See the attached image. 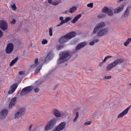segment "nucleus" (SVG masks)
I'll return each instance as SVG.
<instances>
[{
    "instance_id": "4468645a",
    "label": "nucleus",
    "mask_w": 131,
    "mask_h": 131,
    "mask_svg": "<svg viewBox=\"0 0 131 131\" xmlns=\"http://www.w3.org/2000/svg\"><path fill=\"white\" fill-rule=\"evenodd\" d=\"M17 88H18V84L17 83H14L13 85L11 86V88L10 89V90L9 91L8 94V95H11L13 94L17 90Z\"/></svg>"
},
{
    "instance_id": "2eb2a0df",
    "label": "nucleus",
    "mask_w": 131,
    "mask_h": 131,
    "mask_svg": "<svg viewBox=\"0 0 131 131\" xmlns=\"http://www.w3.org/2000/svg\"><path fill=\"white\" fill-rule=\"evenodd\" d=\"M108 33V29H104L97 33V35L100 37L104 36Z\"/></svg>"
},
{
    "instance_id": "473e14b6",
    "label": "nucleus",
    "mask_w": 131,
    "mask_h": 131,
    "mask_svg": "<svg viewBox=\"0 0 131 131\" xmlns=\"http://www.w3.org/2000/svg\"><path fill=\"white\" fill-rule=\"evenodd\" d=\"M49 35L50 36H53V28H49Z\"/></svg>"
},
{
    "instance_id": "423d86ee",
    "label": "nucleus",
    "mask_w": 131,
    "mask_h": 131,
    "mask_svg": "<svg viewBox=\"0 0 131 131\" xmlns=\"http://www.w3.org/2000/svg\"><path fill=\"white\" fill-rule=\"evenodd\" d=\"M33 90V86H29L26 87L22 89L20 95V96H25V95H27V94H29V93H31Z\"/></svg>"
},
{
    "instance_id": "de8ad7c7",
    "label": "nucleus",
    "mask_w": 131,
    "mask_h": 131,
    "mask_svg": "<svg viewBox=\"0 0 131 131\" xmlns=\"http://www.w3.org/2000/svg\"><path fill=\"white\" fill-rule=\"evenodd\" d=\"M79 110H80V107H77L74 110L75 112H77V111H79Z\"/></svg>"
},
{
    "instance_id": "052dcab7",
    "label": "nucleus",
    "mask_w": 131,
    "mask_h": 131,
    "mask_svg": "<svg viewBox=\"0 0 131 131\" xmlns=\"http://www.w3.org/2000/svg\"><path fill=\"white\" fill-rule=\"evenodd\" d=\"M130 85H131V83H130Z\"/></svg>"
},
{
    "instance_id": "6ab92c4d",
    "label": "nucleus",
    "mask_w": 131,
    "mask_h": 131,
    "mask_svg": "<svg viewBox=\"0 0 131 131\" xmlns=\"http://www.w3.org/2000/svg\"><path fill=\"white\" fill-rule=\"evenodd\" d=\"M52 113L53 115L55 116V117H61V113H60V112H59V111L57 109H54L52 111Z\"/></svg>"
},
{
    "instance_id": "dca6fc26",
    "label": "nucleus",
    "mask_w": 131,
    "mask_h": 131,
    "mask_svg": "<svg viewBox=\"0 0 131 131\" xmlns=\"http://www.w3.org/2000/svg\"><path fill=\"white\" fill-rule=\"evenodd\" d=\"M17 103V97H15L11 99L9 104V108H13Z\"/></svg>"
},
{
    "instance_id": "bb28decb",
    "label": "nucleus",
    "mask_w": 131,
    "mask_h": 131,
    "mask_svg": "<svg viewBox=\"0 0 131 131\" xmlns=\"http://www.w3.org/2000/svg\"><path fill=\"white\" fill-rule=\"evenodd\" d=\"M79 116V113L78 112H76V116L74 119L73 120V122H76V121L77 120L78 117Z\"/></svg>"
},
{
    "instance_id": "603ef678",
    "label": "nucleus",
    "mask_w": 131,
    "mask_h": 131,
    "mask_svg": "<svg viewBox=\"0 0 131 131\" xmlns=\"http://www.w3.org/2000/svg\"><path fill=\"white\" fill-rule=\"evenodd\" d=\"M107 57H105L102 61L104 63H105V62H106L107 61Z\"/></svg>"
},
{
    "instance_id": "cd10ccee",
    "label": "nucleus",
    "mask_w": 131,
    "mask_h": 131,
    "mask_svg": "<svg viewBox=\"0 0 131 131\" xmlns=\"http://www.w3.org/2000/svg\"><path fill=\"white\" fill-rule=\"evenodd\" d=\"M131 42V38H128L127 40L124 42V45L125 47H127L129 43H130Z\"/></svg>"
},
{
    "instance_id": "72a5a7b5",
    "label": "nucleus",
    "mask_w": 131,
    "mask_h": 131,
    "mask_svg": "<svg viewBox=\"0 0 131 131\" xmlns=\"http://www.w3.org/2000/svg\"><path fill=\"white\" fill-rule=\"evenodd\" d=\"M87 7H88V8H93L94 7V3H91L88 4L87 5Z\"/></svg>"
},
{
    "instance_id": "c03bdc74",
    "label": "nucleus",
    "mask_w": 131,
    "mask_h": 131,
    "mask_svg": "<svg viewBox=\"0 0 131 131\" xmlns=\"http://www.w3.org/2000/svg\"><path fill=\"white\" fill-rule=\"evenodd\" d=\"M11 24H16V19L13 18L12 20L11 21Z\"/></svg>"
},
{
    "instance_id": "ea45409f",
    "label": "nucleus",
    "mask_w": 131,
    "mask_h": 131,
    "mask_svg": "<svg viewBox=\"0 0 131 131\" xmlns=\"http://www.w3.org/2000/svg\"><path fill=\"white\" fill-rule=\"evenodd\" d=\"M92 124V122L91 121H87L84 123L85 125H90Z\"/></svg>"
},
{
    "instance_id": "39448f33",
    "label": "nucleus",
    "mask_w": 131,
    "mask_h": 131,
    "mask_svg": "<svg viewBox=\"0 0 131 131\" xmlns=\"http://www.w3.org/2000/svg\"><path fill=\"white\" fill-rule=\"evenodd\" d=\"M56 123H57V120L56 119H51L45 127V130H50L52 129V128H54V126L56 125Z\"/></svg>"
},
{
    "instance_id": "13d9d810",
    "label": "nucleus",
    "mask_w": 131,
    "mask_h": 131,
    "mask_svg": "<svg viewBox=\"0 0 131 131\" xmlns=\"http://www.w3.org/2000/svg\"><path fill=\"white\" fill-rule=\"evenodd\" d=\"M103 63H104V62H103V61H102V62L99 63V66H100V67H102V65H103Z\"/></svg>"
},
{
    "instance_id": "4d7b16f0",
    "label": "nucleus",
    "mask_w": 131,
    "mask_h": 131,
    "mask_svg": "<svg viewBox=\"0 0 131 131\" xmlns=\"http://www.w3.org/2000/svg\"><path fill=\"white\" fill-rule=\"evenodd\" d=\"M68 13H70V10H67L66 11L65 13L64 14H68Z\"/></svg>"
},
{
    "instance_id": "a878e982",
    "label": "nucleus",
    "mask_w": 131,
    "mask_h": 131,
    "mask_svg": "<svg viewBox=\"0 0 131 131\" xmlns=\"http://www.w3.org/2000/svg\"><path fill=\"white\" fill-rule=\"evenodd\" d=\"M127 114L124 111H123L122 113H120L118 116V118H121V117H123L124 115Z\"/></svg>"
},
{
    "instance_id": "9d476101",
    "label": "nucleus",
    "mask_w": 131,
    "mask_h": 131,
    "mask_svg": "<svg viewBox=\"0 0 131 131\" xmlns=\"http://www.w3.org/2000/svg\"><path fill=\"white\" fill-rule=\"evenodd\" d=\"M6 54H11L14 51V44L9 43L7 45L5 49Z\"/></svg>"
},
{
    "instance_id": "a211bd4d",
    "label": "nucleus",
    "mask_w": 131,
    "mask_h": 131,
    "mask_svg": "<svg viewBox=\"0 0 131 131\" xmlns=\"http://www.w3.org/2000/svg\"><path fill=\"white\" fill-rule=\"evenodd\" d=\"M124 8V5L122 4L120 6L116 8L114 10L115 14H118V13H120L123 10Z\"/></svg>"
},
{
    "instance_id": "412c9836",
    "label": "nucleus",
    "mask_w": 131,
    "mask_h": 131,
    "mask_svg": "<svg viewBox=\"0 0 131 131\" xmlns=\"http://www.w3.org/2000/svg\"><path fill=\"white\" fill-rule=\"evenodd\" d=\"M129 9H130V7H127L122 17L124 16L125 18H126L128 16H129Z\"/></svg>"
},
{
    "instance_id": "09e8293b",
    "label": "nucleus",
    "mask_w": 131,
    "mask_h": 131,
    "mask_svg": "<svg viewBox=\"0 0 131 131\" xmlns=\"http://www.w3.org/2000/svg\"><path fill=\"white\" fill-rule=\"evenodd\" d=\"M52 1L53 0H48V3L50 4V5H52L53 2Z\"/></svg>"
},
{
    "instance_id": "6e6552de",
    "label": "nucleus",
    "mask_w": 131,
    "mask_h": 131,
    "mask_svg": "<svg viewBox=\"0 0 131 131\" xmlns=\"http://www.w3.org/2000/svg\"><path fill=\"white\" fill-rule=\"evenodd\" d=\"M102 13H104L106 15L107 14L108 16L112 17L114 15V13L113 12V10L112 9L108 8L107 6H105L102 9Z\"/></svg>"
},
{
    "instance_id": "c85d7f7f",
    "label": "nucleus",
    "mask_w": 131,
    "mask_h": 131,
    "mask_svg": "<svg viewBox=\"0 0 131 131\" xmlns=\"http://www.w3.org/2000/svg\"><path fill=\"white\" fill-rule=\"evenodd\" d=\"M107 14H101L98 15V18L99 19H103V18H105L106 17Z\"/></svg>"
},
{
    "instance_id": "20e7f679",
    "label": "nucleus",
    "mask_w": 131,
    "mask_h": 131,
    "mask_svg": "<svg viewBox=\"0 0 131 131\" xmlns=\"http://www.w3.org/2000/svg\"><path fill=\"white\" fill-rule=\"evenodd\" d=\"M26 108L25 107H21L18 111L14 114V119H22V116L25 115Z\"/></svg>"
},
{
    "instance_id": "f257e3e1",
    "label": "nucleus",
    "mask_w": 131,
    "mask_h": 131,
    "mask_svg": "<svg viewBox=\"0 0 131 131\" xmlns=\"http://www.w3.org/2000/svg\"><path fill=\"white\" fill-rule=\"evenodd\" d=\"M76 36V32L75 31H72L67 33L64 36H62L58 39V42L60 44L66 43L68 41H69L71 38L75 37Z\"/></svg>"
},
{
    "instance_id": "ddd939ff",
    "label": "nucleus",
    "mask_w": 131,
    "mask_h": 131,
    "mask_svg": "<svg viewBox=\"0 0 131 131\" xmlns=\"http://www.w3.org/2000/svg\"><path fill=\"white\" fill-rule=\"evenodd\" d=\"M9 113V112L8 111V110H3L0 112V120H2V119H5L6 117H7V116L8 115Z\"/></svg>"
},
{
    "instance_id": "e433bc0d",
    "label": "nucleus",
    "mask_w": 131,
    "mask_h": 131,
    "mask_svg": "<svg viewBox=\"0 0 131 131\" xmlns=\"http://www.w3.org/2000/svg\"><path fill=\"white\" fill-rule=\"evenodd\" d=\"M48 43V40L43 39L42 41V45H47Z\"/></svg>"
},
{
    "instance_id": "1a4fd4ad",
    "label": "nucleus",
    "mask_w": 131,
    "mask_h": 131,
    "mask_svg": "<svg viewBox=\"0 0 131 131\" xmlns=\"http://www.w3.org/2000/svg\"><path fill=\"white\" fill-rule=\"evenodd\" d=\"M54 57H55L54 51H50L45 58V62L48 63V62H50Z\"/></svg>"
},
{
    "instance_id": "58836bf2",
    "label": "nucleus",
    "mask_w": 131,
    "mask_h": 131,
    "mask_svg": "<svg viewBox=\"0 0 131 131\" xmlns=\"http://www.w3.org/2000/svg\"><path fill=\"white\" fill-rule=\"evenodd\" d=\"M52 5H53V6H58L59 5V2L58 1L52 2Z\"/></svg>"
},
{
    "instance_id": "f3484780",
    "label": "nucleus",
    "mask_w": 131,
    "mask_h": 131,
    "mask_svg": "<svg viewBox=\"0 0 131 131\" xmlns=\"http://www.w3.org/2000/svg\"><path fill=\"white\" fill-rule=\"evenodd\" d=\"M86 46V42H82L79 43L76 47V51H79L80 49L84 48Z\"/></svg>"
},
{
    "instance_id": "5fc2aeb1",
    "label": "nucleus",
    "mask_w": 131,
    "mask_h": 131,
    "mask_svg": "<svg viewBox=\"0 0 131 131\" xmlns=\"http://www.w3.org/2000/svg\"><path fill=\"white\" fill-rule=\"evenodd\" d=\"M99 39H94L93 40V41H94V43L95 42H98V41H99Z\"/></svg>"
},
{
    "instance_id": "393cba45",
    "label": "nucleus",
    "mask_w": 131,
    "mask_h": 131,
    "mask_svg": "<svg viewBox=\"0 0 131 131\" xmlns=\"http://www.w3.org/2000/svg\"><path fill=\"white\" fill-rule=\"evenodd\" d=\"M18 60H19L18 57H16L14 59H13L10 63V66L11 67L13 66L14 64H15V63H16V62L18 61Z\"/></svg>"
},
{
    "instance_id": "4c0bfd02",
    "label": "nucleus",
    "mask_w": 131,
    "mask_h": 131,
    "mask_svg": "<svg viewBox=\"0 0 131 131\" xmlns=\"http://www.w3.org/2000/svg\"><path fill=\"white\" fill-rule=\"evenodd\" d=\"M111 76H105L104 77H103V79H106V80H108V79H110L111 78Z\"/></svg>"
},
{
    "instance_id": "37998d69",
    "label": "nucleus",
    "mask_w": 131,
    "mask_h": 131,
    "mask_svg": "<svg viewBox=\"0 0 131 131\" xmlns=\"http://www.w3.org/2000/svg\"><path fill=\"white\" fill-rule=\"evenodd\" d=\"M65 20L67 23V22H68V21H70V20H71V17L70 16L66 18Z\"/></svg>"
},
{
    "instance_id": "aec40b11",
    "label": "nucleus",
    "mask_w": 131,
    "mask_h": 131,
    "mask_svg": "<svg viewBox=\"0 0 131 131\" xmlns=\"http://www.w3.org/2000/svg\"><path fill=\"white\" fill-rule=\"evenodd\" d=\"M81 14H79L78 15H77V16H76L73 19V20H72L71 22L72 23H76V22H77V21H78L79 19H80V18H81Z\"/></svg>"
},
{
    "instance_id": "f8f14e48",
    "label": "nucleus",
    "mask_w": 131,
    "mask_h": 131,
    "mask_svg": "<svg viewBox=\"0 0 131 131\" xmlns=\"http://www.w3.org/2000/svg\"><path fill=\"white\" fill-rule=\"evenodd\" d=\"M65 126H66V122H62L60 123L57 127L56 128H53V131H60V130H63L64 128H65Z\"/></svg>"
},
{
    "instance_id": "79ce46f5",
    "label": "nucleus",
    "mask_w": 131,
    "mask_h": 131,
    "mask_svg": "<svg viewBox=\"0 0 131 131\" xmlns=\"http://www.w3.org/2000/svg\"><path fill=\"white\" fill-rule=\"evenodd\" d=\"M34 91L35 93H38V92H39V88H35L34 89Z\"/></svg>"
},
{
    "instance_id": "864d4df0",
    "label": "nucleus",
    "mask_w": 131,
    "mask_h": 131,
    "mask_svg": "<svg viewBox=\"0 0 131 131\" xmlns=\"http://www.w3.org/2000/svg\"><path fill=\"white\" fill-rule=\"evenodd\" d=\"M64 19L63 16H61L59 17V20L62 21V20Z\"/></svg>"
},
{
    "instance_id": "49530a36",
    "label": "nucleus",
    "mask_w": 131,
    "mask_h": 131,
    "mask_svg": "<svg viewBox=\"0 0 131 131\" xmlns=\"http://www.w3.org/2000/svg\"><path fill=\"white\" fill-rule=\"evenodd\" d=\"M95 45V41L92 40L91 42L89 43L90 46H94Z\"/></svg>"
},
{
    "instance_id": "bf43d9fd",
    "label": "nucleus",
    "mask_w": 131,
    "mask_h": 131,
    "mask_svg": "<svg viewBox=\"0 0 131 131\" xmlns=\"http://www.w3.org/2000/svg\"><path fill=\"white\" fill-rule=\"evenodd\" d=\"M75 41H74V42H75Z\"/></svg>"
},
{
    "instance_id": "7c9ffc66",
    "label": "nucleus",
    "mask_w": 131,
    "mask_h": 131,
    "mask_svg": "<svg viewBox=\"0 0 131 131\" xmlns=\"http://www.w3.org/2000/svg\"><path fill=\"white\" fill-rule=\"evenodd\" d=\"M65 23H67V22L66 21V20H62L59 24L57 25V27H59V26H61V25H63V24H65Z\"/></svg>"
},
{
    "instance_id": "0eeeda50",
    "label": "nucleus",
    "mask_w": 131,
    "mask_h": 131,
    "mask_svg": "<svg viewBox=\"0 0 131 131\" xmlns=\"http://www.w3.org/2000/svg\"><path fill=\"white\" fill-rule=\"evenodd\" d=\"M105 24L104 22H101L99 24H97L93 30V33H94V34H96V33H97L98 31H100L101 29H103V28L105 27Z\"/></svg>"
},
{
    "instance_id": "9b49d317",
    "label": "nucleus",
    "mask_w": 131,
    "mask_h": 131,
    "mask_svg": "<svg viewBox=\"0 0 131 131\" xmlns=\"http://www.w3.org/2000/svg\"><path fill=\"white\" fill-rule=\"evenodd\" d=\"M0 28L3 31H6L8 29V23L4 20H0Z\"/></svg>"
},
{
    "instance_id": "7ed1b4c3",
    "label": "nucleus",
    "mask_w": 131,
    "mask_h": 131,
    "mask_svg": "<svg viewBox=\"0 0 131 131\" xmlns=\"http://www.w3.org/2000/svg\"><path fill=\"white\" fill-rule=\"evenodd\" d=\"M124 61V60H123V58H119L115 60L113 62L107 66L106 71H111L112 69L115 68L118 64H121V63H123Z\"/></svg>"
},
{
    "instance_id": "b1692460",
    "label": "nucleus",
    "mask_w": 131,
    "mask_h": 131,
    "mask_svg": "<svg viewBox=\"0 0 131 131\" xmlns=\"http://www.w3.org/2000/svg\"><path fill=\"white\" fill-rule=\"evenodd\" d=\"M77 10V7L76 6H73L72 8L70 9V13L72 14V13H74Z\"/></svg>"
},
{
    "instance_id": "c756f323",
    "label": "nucleus",
    "mask_w": 131,
    "mask_h": 131,
    "mask_svg": "<svg viewBox=\"0 0 131 131\" xmlns=\"http://www.w3.org/2000/svg\"><path fill=\"white\" fill-rule=\"evenodd\" d=\"M62 49H64V45H57L56 46V50L57 51H60V50H62Z\"/></svg>"
},
{
    "instance_id": "f03ea898",
    "label": "nucleus",
    "mask_w": 131,
    "mask_h": 131,
    "mask_svg": "<svg viewBox=\"0 0 131 131\" xmlns=\"http://www.w3.org/2000/svg\"><path fill=\"white\" fill-rule=\"evenodd\" d=\"M71 58V54L68 51H64L59 53V58L57 60L58 64H62L64 62H67Z\"/></svg>"
},
{
    "instance_id": "6e6d98bb",
    "label": "nucleus",
    "mask_w": 131,
    "mask_h": 131,
    "mask_svg": "<svg viewBox=\"0 0 131 131\" xmlns=\"http://www.w3.org/2000/svg\"><path fill=\"white\" fill-rule=\"evenodd\" d=\"M31 128H32V124H31V125L29 126V130L30 131H31Z\"/></svg>"
},
{
    "instance_id": "8fccbe9b",
    "label": "nucleus",
    "mask_w": 131,
    "mask_h": 131,
    "mask_svg": "<svg viewBox=\"0 0 131 131\" xmlns=\"http://www.w3.org/2000/svg\"><path fill=\"white\" fill-rule=\"evenodd\" d=\"M106 58L108 59H110V58H113V56H111V55H108L106 56Z\"/></svg>"
},
{
    "instance_id": "a19ab883",
    "label": "nucleus",
    "mask_w": 131,
    "mask_h": 131,
    "mask_svg": "<svg viewBox=\"0 0 131 131\" xmlns=\"http://www.w3.org/2000/svg\"><path fill=\"white\" fill-rule=\"evenodd\" d=\"M4 35V33L3 32V31L0 30V38H2Z\"/></svg>"
},
{
    "instance_id": "a18cd8bd",
    "label": "nucleus",
    "mask_w": 131,
    "mask_h": 131,
    "mask_svg": "<svg viewBox=\"0 0 131 131\" xmlns=\"http://www.w3.org/2000/svg\"><path fill=\"white\" fill-rule=\"evenodd\" d=\"M60 84V83H58L57 84H56L54 89H53V90L55 91V90H57L58 89V86H59V85Z\"/></svg>"
},
{
    "instance_id": "c9c22d12",
    "label": "nucleus",
    "mask_w": 131,
    "mask_h": 131,
    "mask_svg": "<svg viewBox=\"0 0 131 131\" xmlns=\"http://www.w3.org/2000/svg\"><path fill=\"white\" fill-rule=\"evenodd\" d=\"M131 108V105H129L127 108H126L124 111L126 113H128V111L129 110V109H130Z\"/></svg>"
},
{
    "instance_id": "3c124183",
    "label": "nucleus",
    "mask_w": 131,
    "mask_h": 131,
    "mask_svg": "<svg viewBox=\"0 0 131 131\" xmlns=\"http://www.w3.org/2000/svg\"><path fill=\"white\" fill-rule=\"evenodd\" d=\"M19 75H23V74H24V72L20 71V72H19Z\"/></svg>"
},
{
    "instance_id": "f704fd0d",
    "label": "nucleus",
    "mask_w": 131,
    "mask_h": 131,
    "mask_svg": "<svg viewBox=\"0 0 131 131\" xmlns=\"http://www.w3.org/2000/svg\"><path fill=\"white\" fill-rule=\"evenodd\" d=\"M11 8H12L13 11H16V9H17V7H16L15 4H13V5H11Z\"/></svg>"
},
{
    "instance_id": "4be33fe9",
    "label": "nucleus",
    "mask_w": 131,
    "mask_h": 131,
    "mask_svg": "<svg viewBox=\"0 0 131 131\" xmlns=\"http://www.w3.org/2000/svg\"><path fill=\"white\" fill-rule=\"evenodd\" d=\"M43 65V64L42 63L39 64L38 66L36 68L35 71H34L35 73H38V72H39V71L41 70V68Z\"/></svg>"
},
{
    "instance_id": "2f4dec72",
    "label": "nucleus",
    "mask_w": 131,
    "mask_h": 131,
    "mask_svg": "<svg viewBox=\"0 0 131 131\" xmlns=\"http://www.w3.org/2000/svg\"><path fill=\"white\" fill-rule=\"evenodd\" d=\"M99 114H100V111H96L93 113V117H96V116L99 115Z\"/></svg>"
},
{
    "instance_id": "5701e85b",
    "label": "nucleus",
    "mask_w": 131,
    "mask_h": 131,
    "mask_svg": "<svg viewBox=\"0 0 131 131\" xmlns=\"http://www.w3.org/2000/svg\"><path fill=\"white\" fill-rule=\"evenodd\" d=\"M35 64L30 66L31 68H35L38 65V58H36L34 61Z\"/></svg>"
}]
</instances>
